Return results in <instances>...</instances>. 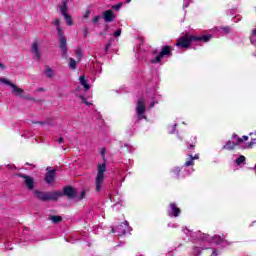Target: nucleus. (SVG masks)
<instances>
[{"label":"nucleus","instance_id":"14","mask_svg":"<svg viewBox=\"0 0 256 256\" xmlns=\"http://www.w3.org/2000/svg\"><path fill=\"white\" fill-rule=\"evenodd\" d=\"M64 195H66L70 199H73V197H76L77 192L72 187H66L64 188Z\"/></svg>","mask_w":256,"mask_h":256},{"label":"nucleus","instance_id":"9","mask_svg":"<svg viewBox=\"0 0 256 256\" xmlns=\"http://www.w3.org/2000/svg\"><path fill=\"white\" fill-rule=\"evenodd\" d=\"M127 231H132L131 227H129L128 221H124V223L118 226L116 229L112 228V233H118V235H125Z\"/></svg>","mask_w":256,"mask_h":256},{"label":"nucleus","instance_id":"3","mask_svg":"<svg viewBox=\"0 0 256 256\" xmlns=\"http://www.w3.org/2000/svg\"><path fill=\"white\" fill-rule=\"evenodd\" d=\"M53 25L56 26V30L58 32L59 43H60V51H62L63 57H67V38L65 37V33L63 29H61V21L57 18L54 20Z\"/></svg>","mask_w":256,"mask_h":256},{"label":"nucleus","instance_id":"47","mask_svg":"<svg viewBox=\"0 0 256 256\" xmlns=\"http://www.w3.org/2000/svg\"><path fill=\"white\" fill-rule=\"evenodd\" d=\"M84 196H85V191L82 192V197H84Z\"/></svg>","mask_w":256,"mask_h":256},{"label":"nucleus","instance_id":"5","mask_svg":"<svg viewBox=\"0 0 256 256\" xmlns=\"http://www.w3.org/2000/svg\"><path fill=\"white\" fill-rule=\"evenodd\" d=\"M249 136H243L242 138L239 137L237 134L232 135V141L229 140L226 142V145L223 146V149H227L228 151H233L237 145H241L243 141H248Z\"/></svg>","mask_w":256,"mask_h":256},{"label":"nucleus","instance_id":"30","mask_svg":"<svg viewBox=\"0 0 256 256\" xmlns=\"http://www.w3.org/2000/svg\"><path fill=\"white\" fill-rule=\"evenodd\" d=\"M0 83H4V85H9V87H11V85H13V83H11L9 80L2 78Z\"/></svg>","mask_w":256,"mask_h":256},{"label":"nucleus","instance_id":"18","mask_svg":"<svg viewBox=\"0 0 256 256\" xmlns=\"http://www.w3.org/2000/svg\"><path fill=\"white\" fill-rule=\"evenodd\" d=\"M250 42L254 47H256V29L252 30V33L250 35Z\"/></svg>","mask_w":256,"mask_h":256},{"label":"nucleus","instance_id":"20","mask_svg":"<svg viewBox=\"0 0 256 256\" xmlns=\"http://www.w3.org/2000/svg\"><path fill=\"white\" fill-rule=\"evenodd\" d=\"M171 173H173L175 179H179V173H181V168H179V167H174V168L171 170Z\"/></svg>","mask_w":256,"mask_h":256},{"label":"nucleus","instance_id":"15","mask_svg":"<svg viewBox=\"0 0 256 256\" xmlns=\"http://www.w3.org/2000/svg\"><path fill=\"white\" fill-rule=\"evenodd\" d=\"M10 87L12 88V92L16 95V96H20L22 97L24 91L23 89L17 87V85L15 84H10Z\"/></svg>","mask_w":256,"mask_h":256},{"label":"nucleus","instance_id":"6","mask_svg":"<svg viewBox=\"0 0 256 256\" xmlns=\"http://www.w3.org/2000/svg\"><path fill=\"white\" fill-rule=\"evenodd\" d=\"M145 111H147L145 99L139 98L136 104V115L138 117L137 121H141V119H146V117L144 116Z\"/></svg>","mask_w":256,"mask_h":256},{"label":"nucleus","instance_id":"42","mask_svg":"<svg viewBox=\"0 0 256 256\" xmlns=\"http://www.w3.org/2000/svg\"><path fill=\"white\" fill-rule=\"evenodd\" d=\"M89 15H91V12L90 11L86 12V14L84 15L85 19H87V17H89Z\"/></svg>","mask_w":256,"mask_h":256},{"label":"nucleus","instance_id":"41","mask_svg":"<svg viewBox=\"0 0 256 256\" xmlns=\"http://www.w3.org/2000/svg\"><path fill=\"white\" fill-rule=\"evenodd\" d=\"M253 145H255V140H253L252 142H250V143L248 144V148L253 147Z\"/></svg>","mask_w":256,"mask_h":256},{"label":"nucleus","instance_id":"7","mask_svg":"<svg viewBox=\"0 0 256 256\" xmlns=\"http://www.w3.org/2000/svg\"><path fill=\"white\" fill-rule=\"evenodd\" d=\"M166 55H171V47L169 46H164L158 55L150 59V63L157 65L158 63H161V59L166 57Z\"/></svg>","mask_w":256,"mask_h":256},{"label":"nucleus","instance_id":"44","mask_svg":"<svg viewBox=\"0 0 256 256\" xmlns=\"http://www.w3.org/2000/svg\"><path fill=\"white\" fill-rule=\"evenodd\" d=\"M241 19H239V18H234V23H239V21H240Z\"/></svg>","mask_w":256,"mask_h":256},{"label":"nucleus","instance_id":"11","mask_svg":"<svg viewBox=\"0 0 256 256\" xmlns=\"http://www.w3.org/2000/svg\"><path fill=\"white\" fill-rule=\"evenodd\" d=\"M169 217H179L181 215V209L177 207V204L170 203V208L168 209Z\"/></svg>","mask_w":256,"mask_h":256},{"label":"nucleus","instance_id":"2","mask_svg":"<svg viewBox=\"0 0 256 256\" xmlns=\"http://www.w3.org/2000/svg\"><path fill=\"white\" fill-rule=\"evenodd\" d=\"M107 172V163H98L95 176V191L101 193L105 189V173Z\"/></svg>","mask_w":256,"mask_h":256},{"label":"nucleus","instance_id":"16","mask_svg":"<svg viewBox=\"0 0 256 256\" xmlns=\"http://www.w3.org/2000/svg\"><path fill=\"white\" fill-rule=\"evenodd\" d=\"M79 81L80 85H82V87H84L86 91H89V89H91V86L89 85V83H87V79H85V76H80Z\"/></svg>","mask_w":256,"mask_h":256},{"label":"nucleus","instance_id":"23","mask_svg":"<svg viewBox=\"0 0 256 256\" xmlns=\"http://www.w3.org/2000/svg\"><path fill=\"white\" fill-rule=\"evenodd\" d=\"M215 31H222L227 35L228 33H231V28L230 27H222V28H214Z\"/></svg>","mask_w":256,"mask_h":256},{"label":"nucleus","instance_id":"53","mask_svg":"<svg viewBox=\"0 0 256 256\" xmlns=\"http://www.w3.org/2000/svg\"><path fill=\"white\" fill-rule=\"evenodd\" d=\"M2 79H3V78L0 77V83H1Z\"/></svg>","mask_w":256,"mask_h":256},{"label":"nucleus","instance_id":"35","mask_svg":"<svg viewBox=\"0 0 256 256\" xmlns=\"http://www.w3.org/2000/svg\"><path fill=\"white\" fill-rule=\"evenodd\" d=\"M175 129H177V124H174V125L171 127V130L169 131V133H171V134L175 133Z\"/></svg>","mask_w":256,"mask_h":256},{"label":"nucleus","instance_id":"51","mask_svg":"<svg viewBox=\"0 0 256 256\" xmlns=\"http://www.w3.org/2000/svg\"><path fill=\"white\" fill-rule=\"evenodd\" d=\"M0 67H3V64L0 62Z\"/></svg>","mask_w":256,"mask_h":256},{"label":"nucleus","instance_id":"54","mask_svg":"<svg viewBox=\"0 0 256 256\" xmlns=\"http://www.w3.org/2000/svg\"><path fill=\"white\" fill-rule=\"evenodd\" d=\"M40 125H43V122H40Z\"/></svg>","mask_w":256,"mask_h":256},{"label":"nucleus","instance_id":"38","mask_svg":"<svg viewBox=\"0 0 256 256\" xmlns=\"http://www.w3.org/2000/svg\"><path fill=\"white\" fill-rule=\"evenodd\" d=\"M100 155L105 159V148H103L100 152Z\"/></svg>","mask_w":256,"mask_h":256},{"label":"nucleus","instance_id":"26","mask_svg":"<svg viewBox=\"0 0 256 256\" xmlns=\"http://www.w3.org/2000/svg\"><path fill=\"white\" fill-rule=\"evenodd\" d=\"M245 163V156L241 155L236 159V165H243Z\"/></svg>","mask_w":256,"mask_h":256},{"label":"nucleus","instance_id":"37","mask_svg":"<svg viewBox=\"0 0 256 256\" xmlns=\"http://www.w3.org/2000/svg\"><path fill=\"white\" fill-rule=\"evenodd\" d=\"M109 47H111V43L107 44L104 48V51L107 53L109 51Z\"/></svg>","mask_w":256,"mask_h":256},{"label":"nucleus","instance_id":"52","mask_svg":"<svg viewBox=\"0 0 256 256\" xmlns=\"http://www.w3.org/2000/svg\"><path fill=\"white\" fill-rule=\"evenodd\" d=\"M85 35H87V30H85Z\"/></svg>","mask_w":256,"mask_h":256},{"label":"nucleus","instance_id":"13","mask_svg":"<svg viewBox=\"0 0 256 256\" xmlns=\"http://www.w3.org/2000/svg\"><path fill=\"white\" fill-rule=\"evenodd\" d=\"M56 171L57 170L53 169L46 173L45 181H46V183H48V185H51V183H53V181H55V172Z\"/></svg>","mask_w":256,"mask_h":256},{"label":"nucleus","instance_id":"43","mask_svg":"<svg viewBox=\"0 0 256 256\" xmlns=\"http://www.w3.org/2000/svg\"><path fill=\"white\" fill-rule=\"evenodd\" d=\"M57 143L61 144L63 143V138L56 139Z\"/></svg>","mask_w":256,"mask_h":256},{"label":"nucleus","instance_id":"40","mask_svg":"<svg viewBox=\"0 0 256 256\" xmlns=\"http://www.w3.org/2000/svg\"><path fill=\"white\" fill-rule=\"evenodd\" d=\"M155 103H156L155 101H152V102L150 103V105H149V108H150V109H153V107H155Z\"/></svg>","mask_w":256,"mask_h":256},{"label":"nucleus","instance_id":"17","mask_svg":"<svg viewBox=\"0 0 256 256\" xmlns=\"http://www.w3.org/2000/svg\"><path fill=\"white\" fill-rule=\"evenodd\" d=\"M44 74L46 77H48V79H51L55 75V71H53L51 67H46Z\"/></svg>","mask_w":256,"mask_h":256},{"label":"nucleus","instance_id":"24","mask_svg":"<svg viewBox=\"0 0 256 256\" xmlns=\"http://www.w3.org/2000/svg\"><path fill=\"white\" fill-rule=\"evenodd\" d=\"M50 221H52V223H61V221H63V218H61V216H51Z\"/></svg>","mask_w":256,"mask_h":256},{"label":"nucleus","instance_id":"50","mask_svg":"<svg viewBox=\"0 0 256 256\" xmlns=\"http://www.w3.org/2000/svg\"><path fill=\"white\" fill-rule=\"evenodd\" d=\"M156 53H157V52L154 51V52L152 53V55H155Z\"/></svg>","mask_w":256,"mask_h":256},{"label":"nucleus","instance_id":"39","mask_svg":"<svg viewBox=\"0 0 256 256\" xmlns=\"http://www.w3.org/2000/svg\"><path fill=\"white\" fill-rule=\"evenodd\" d=\"M168 227H173L174 229H176V227H178V225L177 224L168 223Z\"/></svg>","mask_w":256,"mask_h":256},{"label":"nucleus","instance_id":"22","mask_svg":"<svg viewBox=\"0 0 256 256\" xmlns=\"http://www.w3.org/2000/svg\"><path fill=\"white\" fill-rule=\"evenodd\" d=\"M60 13L63 15V17L67 14V2H64L63 5L60 7Z\"/></svg>","mask_w":256,"mask_h":256},{"label":"nucleus","instance_id":"34","mask_svg":"<svg viewBox=\"0 0 256 256\" xmlns=\"http://www.w3.org/2000/svg\"><path fill=\"white\" fill-rule=\"evenodd\" d=\"M79 99H81L82 103H85V105H91V103L87 102V100L85 99V97L79 96Z\"/></svg>","mask_w":256,"mask_h":256},{"label":"nucleus","instance_id":"8","mask_svg":"<svg viewBox=\"0 0 256 256\" xmlns=\"http://www.w3.org/2000/svg\"><path fill=\"white\" fill-rule=\"evenodd\" d=\"M17 177L24 179V184L29 191H33V189H35V179L33 177L23 173H18Z\"/></svg>","mask_w":256,"mask_h":256},{"label":"nucleus","instance_id":"32","mask_svg":"<svg viewBox=\"0 0 256 256\" xmlns=\"http://www.w3.org/2000/svg\"><path fill=\"white\" fill-rule=\"evenodd\" d=\"M114 37H121V28H118L115 32H114Z\"/></svg>","mask_w":256,"mask_h":256},{"label":"nucleus","instance_id":"33","mask_svg":"<svg viewBox=\"0 0 256 256\" xmlns=\"http://www.w3.org/2000/svg\"><path fill=\"white\" fill-rule=\"evenodd\" d=\"M99 19H101V16H95L93 19H92V22L95 24L99 23Z\"/></svg>","mask_w":256,"mask_h":256},{"label":"nucleus","instance_id":"46","mask_svg":"<svg viewBox=\"0 0 256 256\" xmlns=\"http://www.w3.org/2000/svg\"><path fill=\"white\" fill-rule=\"evenodd\" d=\"M188 149H195V145H189Z\"/></svg>","mask_w":256,"mask_h":256},{"label":"nucleus","instance_id":"29","mask_svg":"<svg viewBox=\"0 0 256 256\" xmlns=\"http://www.w3.org/2000/svg\"><path fill=\"white\" fill-rule=\"evenodd\" d=\"M191 3H193V0H183V7L187 8Z\"/></svg>","mask_w":256,"mask_h":256},{"label":"nucleus","instance_id":"56","mask_svg":"<svg viewBox=\"0 0 256 256\" xmlns=\"http://www.w3.org/2000/svg\"><path fill=\"white\" fill-rule=\"evenodd\" d=\"M254 169H256V165L254 166Z\"/></svg>","mask_w":256,"mask_h":256},{"label":"nucleus","instance_id":"4","mask_svg":"<svg viewBox=\"0 0 256 256\" xmlns=\"http://www.w3.org/2000/svg\"><path fill=\"white\" fill-rule=\"evenodd\" d=\"M34 195L37 197V199H40V201H57L59 197H62L63 193L57 191L42 192L39 190H35Z\"/></svg>","mask_w":256,"mask_h":256},{"label":"nucleus","instance_id":"49","mask_svg":"<svg viewBox=\"0 0 256 256\" xmlns=\"http://www.w3.org/2000/svg\"><path fill=\"white\" fill-rule=\"evenodd\" d=\"M112 207H113V209H115V207H117V205H113Z\"/></svg>","mask_w":256,"mask_h":256},{"label":"nucleus","instance_id":"19","mask_svg":"<svg viewBox=\"0 0 256 256\" xmlns=\"http://www.w3.org/2000/svg\"><path fill=\"white\" fill-rule=\"evenodd\" d=\"M213 243H215L216 245H221V243H223V237L219 236V235H215L212 238Z\"/></svg>","mask_w":256,"mask_h":256},{"label":"nucleus","instance_id":"28","mask_svg":"<svg viewBox=\"0 0 256 256\" xmlns=\"http://www.w3.org/2000/svg\"><path fill=\"white\" fill-rule=\"evenodd\" d=\"M192 165H195V162H193V158H190L189 161L184 163V167H191Z\"/></svg>","mask_w":256,"mask_h":256},{"label":"nucleus","instance_id":"55","mask_svg":"<svg viewBox=\"0 0 256 256\" xmlns=\"http://www.w3.org/2000/svg\"><path fill=\"white\" fill-rule=\"evenodd\" d=\"M255 223V221L252 222V225Z\"/></svg>","mask_w":256,"mask_h":256},{"label":"nucleus","instance_id":"1","mask_svg":"<svg viewBox=\"0 0 256 256\" xmlns=\"http://www.w3.org/2000/svg\"><path fill=\"white\" fill-rule=\"evenodd\" d=\"M211 39H213V35L211 34L204 36L185 35L178 39L176 47H182V49H189V46L193 45L194 43H197V45H199L201 41H203V43H209Z\"/></svg>","mask_w":256,"mask_h":256},{"label":"nucleus","instance_id":"10","mask_svg":"<svg viewBox=\"0 0 256 256\" xmlns=\"http://www.w3.org/2000/svg\"><path fill=\"white\" fill-rule=\"evenodd\" d=\"M31 51L33 54V59L39 61V59H41V52L39 51V40H35L32 43Z\"/></svg>","mask_w":256,"mask_h":256},{"label":"nucleus","instance_id":"25","mask_svg":"<svg viewBox=\"0 0 256 256\" xmlns=\"http://www.w3.org/2000/svg\"><path fill=\"white\" fill-rule=\"evenodd\" d=\"M75 55L78 61H81V57H83V50H81V48H78L75 52Z\"/></svg>","mask_w":256,"mask_h":256},{"label":"nucleus","instance_id":"12","mask_svg":"<svg viewBox=\"0 0 256 256\" xmlns=\"http://www.w3.org/2000/svg\"><path fill=\"white\" fill-rule=\"evenodd\" d=\"M102 17L105 23H113V21H115V15L113 14L112 10L104 11Z\"/></svg>","mask_w":256,"mask_h":256},{"label":"nucleus","instance_id":"31","mask_svg":"<svg viewBox=\"0 0 256 256\" xmlns=\"http://www.w3.org/2000/svg\"><path fill=\"white\" fill-rule=\"evenodd\" d=\"M121 7H123V3H119L117 5L112 6V9H115V11H119V9H121Z\"/></svg>","mask_w":256,"mask_h":256},{"label":"nucleus","instance_id":"21","mask_svg":"<svg viewBox=\"0 0 256 256\" xmlns=\"http://www.w3.org/2000/svg\"><path fill=\"white\" fill-rule=\"evenodd\" d=\"M69 67L72 70L77 69V61H75L73 58H69Z\"/></svg>","mask_w":256,"mask_h":256},{"label":"nucleus","instance_id":"45","mask_svg":"<svg viewBox=\"0 0 256 256\" xmlns=\"http://www.w3.org/2000/svg\"><path fill=\"white\" fill-rule=\"evenodd\" d=\"M37 91L38 92H43V91H45V88H38Z\"/></svg>","mask_w":256,"mask_h":256},{"label":"nucleus","instance_id":"48","mask_svg":"<svg viewBox=\"0 0 256 256\" xmlns=\"http://www.w3.org/2000/svg\"><path fill=\"white\" fill-rule=\"evenodd\" d=\"M127 3H131V0H126Z\"/></svg>","mask_w":256,"mask_h":256},{"label":"nucleus","instance_id":"27","mask_svg":"<svg viewBox=\"0 0 256 256\" xmlns=\"http://www.w3.org/2000/svg\"><path fill=\"white\" fill-rule=\"evenodd\" d=\"M64 19H65L67 25H69V26L73 25V20L71 19V16L69 14L64 15Z\"/></svg>","mask_w":256,"mask_h":256},{"label":"nucleus","instance_id":"36","mask_svg":"<svg viewBox=\"0 0 256 256\" xmlns=\"http://www.w3.org/2000/svg\"><path fill=\"white\" fill-rule=\"evenodd\" d=\"M189 157L190 159H193V161H195V159H199V154L194 155V157L193 155H189Z\"/></svg>","mask_w":256,"mask_h":256}]
</instances>
